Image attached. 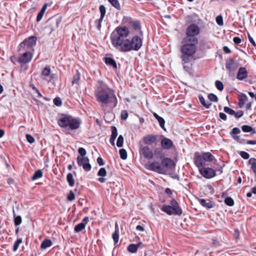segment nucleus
<instances>
[{"label":"nucleus","mask_w":256,"mask_h":256,"mask_svg":"<svg viewBox=\"0 0 256 256\" xmlns=\"http://www.w3.org/2000/svg\"><path fill=\"white\" fill-rule=\"evenodd\" d=\"M66 180L70 186L72 187L74 184V180L73 178V175L71 173H68L66 176Z\"/></svg>","instance_id":"obj_33"},{"label":"nucleus","mask_w":256,"mask_h":256,"mask_svg":"<svg viewBox=\"0 0 256 256\" xmlns=\"http://www.w3.org/2000/svg\"><path fill=\"white\" fill-rule=\"evenodd\" d=\"M242 130L245 132H252L254 130L253 128L248 125H244L242 126Z\"/></svg>","instance_id":"obj_41"},{"label":"nucleus","mask_w":256,"mask_h":256,"mask_svg":"<svg viewBox=\"0 0 256 256\" xmlns=\"http://www.w3.org/2000/svg\"><path fill=\"white\" fill-rule=\"evenodd\" d=\"M77 163L79 166H82L86 172H89L92 168V166L90 164V160L86 156H78L76 158Z\"/></svg>","instance_id":"obj_8"},{"label":"nucleus","mask_w":256,"mask_h":256,"mask_svg":"<svg viewBox=\"0 0 256 256\" xmlns=\"http://www.w3.org/2000/svg\"><path fill=\"white\" fill-rule=\"evenodd\" d=\"M112 238L114 241V244L116 245L119 240V228L118 223H115V230L112 234Z\"/></svg>","instance_id":"obj_21"},{"label":"nucleus","mask_w":256,"mask_h":256,"mask_svg":"<svg viewBox=\"0 0 256 256\" xmlns=\"http://www.w3.org/2000/svg\"><path fill=\"white\" fill-rule=\"evenodd\" d=\"M200 154L206 163L211 162L214 159V156L210 152H202Z\"/></svg>","instance_id":"obj_19"},{"label":"nucleus","mask_w":256,"mask_h":256,"mask_svg":"<svg viewBox=\"0 0 256 256\" xmlns=\"http://www.w3.org/2000/svg\"><path fill=\"white\" fill-rule=\"evenodd\" d=\"M119 154L120 155V158L122 160H126L127 158V152L124 149H120L119 151Z\"/></svg>","instance_id":"obj_38"},{"label":"nucleus","mask_w":256,"mask_h":256,"mask_svg":"<svg viewBox=\"0 0 256 256\" xmlns=\"http://www.w3.org/2000/svg\"><path fill=\"white\" fill-rule=\"evenodd\" d=\"M224 202L226 205L230 206H232L234 204V201L230 197L226 198L224 200Z\"/></svg>","instance_id":"obj_40"},{"label":"nucleus","mask_w":256,"mask_h":256,"mask_svg":"<svg viewBox=\"0 0 256 256\" xmlns=\"http://www.w3.org/2000/svg\"><path fill=\"white\" fill-rule=\"evenodd\" d=\"M142 140L145 144L149 146L152 145L156 143L157 141V136L152 134H148L143 137Z\"/></svg>","instance_id":"obj_16"},{"label":"nucleus","mask_w":256,"mask_h":256,"mask_svg":"<svg viewBox=\"0 0 256 256\" xmlns=\"http://www.w3.org/2000/svg\"><path fill=\"white\" fill-rule=\"evenodd\" d=\"M160 146L162 149L168 150L174 147L173 142L170 138L164 137L160 141Z\"/></svg>","instance_id":"obj_13"},{"label":"nucleus","mask_w":256,"mask_h":256,"mask_svg":"<svg viewBox=\"0 0 256 256\" xmlns=\"http://www.w3.org/2000/svg\"><path fill=\"white\" fill-rule=\"evenodd\" d=\"M233 41L236 44H239L242 42V40H241L240 38L239 37H237V36L234 37V38Z\"/></svg>","instance_id":"obj_61"},{"label":"nucleus","mask_w":256,"mask_h":256,"mask_svg":"<svg viewBox=\"0 0 256 256\" xmlns=\"http://www.w3.org/2000/svg\"><path fill=\"white\" fill-rule=\"evenodd\" d=\"M161 163L162 166L169 169L172 168L175 165L174 162L172 159L168 158H164L162 160Z\"/></svg>","instance_id":"obj_18"},{"label":"nucleus","mask_w":256,"mask_h":256,"mask_svg":"<svg viewBox=\"0 0 256 256\" xmlns=\"http://www.w3.org/2000/svg\"><path fill=\"white\" fill-rule=\"evenodd\" d=\"M153 114H154V118L158 122L160 126L162 128H163L164 130H166L164 128L165 120H164V119L162 118L159 116L157 114H156L155 112H154Z\"/></svg>","instance_id":"obj_29"},{"label":"nucleus","mask_w":256,"mask_h":256,"mask_svg":"<svg viewBox=\"0 0 256 256\" xmlns=\"http://www.w3.org/2000/svg\"><path fill=\"white\" fill-rule=\"evenodd\" d=\"M106 175V171L104 168H100L98 172V176H100L98 179V180L101 182L103 183L106 182V178L104 177Z\"/></svg>","instance_id":"obj_23"},{"label":"nucleus","mask_w":256,"mask_h":256,"mask_svg":"<svg viewBox=\"0 0 256 256\" xmlns=\"http://www.w3.org/2000/svg\"><path fill=\"white\" fill-rule=\"evenodd\" d=\"M182 42L183 44L180 49L182 64L184 68L186 71H188L190 70L189 64L196 59L195 54L197 51L198 39L184 37L182 40Z\"/></svg>","instance_id":"obj_3"},{"label":"nucleus","mask_w":256,"mask_h":256,"mask_svg":"<svg viewBox=\"0 0 256 256\" xmlns=\"http://www.w3.org/2000/svg\"><path fill=\"white\" fill-rule=\"evenodd\" d=\"M244 115V112L242 110H239L238 112H236L234 111V116L235 118H240L242 117Z\"/></svg>","instance_id":"obj_58"},{"label":"nucleus","mask_w":256,"mask_h":256,"mask_svg":"<svg viewBox=\"0 0 256 256\" xmlns=\"http://www.w3.org/2000/svg\"><path fill=\"white\" fill-rule=\"evenodd\" d=\"M248 98L246 94L242 93L238 95V106L242 108L244 106L245 102L248 100Z\"/></svg>","instance_id":"obj_24"},{"label":"nucleus","mask_w":256,"mask_h":256,"mask_svg":"<svg viewBox=\"0 0 256 256\" xmlns=\"http://www.w3.org/2000/svg\"><path fill=\"white\" fill-rule=\"evenodd\" d=\"M51 70L50 66H46L42 72V76L44 78L46 77H48L50 76V79L48 80V82H50L52 78H54V74L50 75Z\"/></svg>","instance_id":"obj_22"},{"label":"nucleus","mask_w":256,"mask_h":256,"mask_svg":"<svg viewBox=\"0 0 256 256\" xmlns=\"http://www.w3.org/2000/svg\"><path fill=\"white\" fill-rule=\"evenodd\" d=\"M78 152L80 154V156H85L86 154V150L83 148H80L78 150Z\"/></svg>","instance_id":"obj_57"},{"label":"nucleus","mask_w":256,"mask_h":256,"mask_svg":"<svg viewBox=\"0 0 256 256\" xmlns=\"http://www.w3.org/2000/svg\"><path fill=\"white\" fill-rule=\"evenodd\" d=\"M75 198V194H74L71 190L68 194L67 199L69 201H72L74 200Z\"/></svg>","instance_id":"obj_52"},{"label":"nucleus","mask_w":256,"mask_h":256,"mask_svg":"<svg viewBox=\"0 0 256 256\" xmlns=\"http://www.w3.org/2000/svg\"><path fill=\"white\" fill-rule=\"evenodd\" d=\"M198 98L200 102L206 108H210V107L212 105V104L210 102H206L204 98L202 96H199Z\"/></svg>","instance_id":"obj_35"},{"label":"nucleus","mask_w":256,"mask_h":256,"mask_svg":"<svg viewBox=\"0 0 256 256\" xmlns=\"http://www.w3.org/2000/svg\"><path fill=\"white\" fill-rule=\"evenodd\" d=\"M240 154L242 158L245 160H247L250 158V154L248 152L244 151L240 152Z\"/></svg>","instance_id":"obj_53"},{"label":"nucleus","mask_w":256,"mask_h":256,"mask_svg":"<svg viewBox=\"0 0 256 256\" xmlns=\"http://www.w3.org/2000/svg\"><path fill=\"white\" fill-rule=\"evenodd\" d=\"M13 214L14 218V223L16 226H18L20 225L22 223V218L20 216H16L14 212V210H13Z\"/></svg>","instance_id":"obj_34"},{"label":"nucleus","mask_w":256,"mask_h":256,"mask_svg":"<svg viewBox=\"0 0 256 256\" xmlns=\"http://www.w3.org/2000/svg\"><path fill=\"white\" fill-rule=\"evenodd\" d=\"M30 86L32 88V89L36 92V93L38 94V98H42V94L38 90L35 86L34 84H30Z\"/></svg>","instance_id":"obj_49"},{"label":"nucleus","mask_w":256,"mask_h":256,"mask_svg":"<svg viewBox=\"0 0 256 256\" xmlns=\"http://www.w3.org/2000/svg\"><path fill=\"white\" fill-rule=\"evenodd\" d=\"M226 68L230 72H234L238 68V64L232 58H228L226 62Z\"/></svg>","instance_id":"obj_15"},{"label":"nucleus","mask_w":256,"mask_h":256,"mask_svg":"<svg viewBox=\"0 0 256 256\" xmlns=\"http://www.w3.org/2000/svg\"><path fill=\"white\" fill-rule=\"evenodd\" d=\"M22 242V238L18 239L14 243L13 246V250L16 252L18 250L20 244Z\"/></svg>","instance_id":"obj_39"},{"label":"nucleus","mask_w":256,"mask_h":256,"mask_svg":"<svg viewBox=\"0 0 256 256\" xmlns=\"http://www.w3.org/2000/svg\"><path fill=\"white\" fill-rule=\"evenodd\" d=\"M124 144V138L122 135L119 136L118 137L117 142H116V146L118 148H120L123 146Z\"/></svg>","instance_id":"obj_43"},{"label":"nucleus","mask_w":256,"mask_h":256,"mask_svg":"<svg viewBox=\"0 0 256 256\" xmlns=\"http://www.w3.org/2000/svg\"><path fill=\"white\" fill-rule=\"evenodd\" d=\"M145 168L148 170L157 172L159 174H164V169L158 162H148L145 164Z\"/></svg>","instance_id":"obj_9"},{"label":"nucleus","mask_w":256,"mask_h":256,"mask_svg":"<svg viewBox=\"0 0 256 256\" xmlns=\"http://www.w3.org/2000/svg\"><path fill=\"white\" fill-rule=\"evenodd\" d=\"M43 176L42 172L41 170H38L35 172L34 175L32 177V180H36L38 178H41Z\"/></svg>","instance_id":"obj_32"},{"label":"nucleus","mask_w":256,"mask_h":256,"mask_svg":"<svg viewBox=\"0 0 256 256\" xmlns=\"http://www.w3.org/2000/svg\"><path fill=\"white\" fill-rule=\"evenodd\" d=\"M208 98L210 100L214 102H216L218 100V98L216 96L213 94H210L208 95Z\"/></svg>","instance_id":"obj_48"},{"label":"nucleus","mask_w":256,"mask_h":256,"mask_svg":"<svg viewBox=\"0 0 256 256\" xmlns=\"http://www.w3.org/2000/svg\"><path fill=\"white\" fill-rule=\"evenodd\" d=\"M37 38L34 36H30L26 38L20 44V50H33V47L36 45Z\"/></svg>","instance_id":"obj_6"},{"label":"nucleus","mask_w":256,"mask_h":256,"mask_svg":"<svg viewBox=\"0 0 256 256\" xmlns=\"http://www.w3.org/2000/svg\"><path fill=\"white\" fill-rule=\"evenodd\" d=\"M128 117V114L126 110H122L121 113V118L122 120H126Z\"/></svg>","instance_id":"obj_59"},{"label":"nucleus","mask_w":256,"mask_h":256,"mask_svg":"<svg viewBox=\"0 0 256 256\" xmlns=\"http://www.w3.org/2000/svg\"><path fill=\"white\" fill-rule=\"evenodd\" d=\"M200 33V28L196 24H192L189 25L186 30V37H189V38H196V36L198 35Z\"/></svg>","instance_id":"obj_7"},{"label":"nucleus","mask_w":256,"mask_h":256,"mask_svg":"<svg viewBox=\"0 0 256 256\" xmlns=\"http://www.w3.org/2000/svg\"><path fill=\"white\" fill-rule=\"evenodd\" d=\"M194 162L198 168L206 165V162L202 159L200 153L198 152H196L194 154Z\"/></svg>","instance_id":"obj_12"},{"label":"nucleus","mask_w":256,"mask_h":256,"mask_svg":"<svg viewBox=\"0 0 256 256\" xmlns=\"http://www.w3.org/2000/svg\"><path fill=\"white\" fill-rule=\"evenodd\" d=\"M139 246L140 244H130L128 246L127 250L130 252L134 253L137 252Z\"/></svg>","instance_id":"obj_31"},{"label":"nucleus","mask_w":256,"mask_h":256,"mask_svg":"<svg viewBox=\"0 0 256 256\" xmlns=\"http://www.w3.org/2000/svg\"><path fill=\"white\" fill-rule=\"evenodd\" d=\"M256 159L254 158H250L249 160H248V163L250 164L251 165V168L253 166L254 164H256Z\"/></svg>","instance_id":"obj_60"},{"label":"nucleus","mask_w":256,"mask_h":256,"mask_svg":"<svg viewBox=\"0 0 256 256\" xmlns=\"http://www.w3.org/2000/svg\"><path fill=\"white\" fill-rule=\"evenodd\" d=\"M199 202L202 206L208 209L213 208L214 206V204L209 200L206 202L204 199L202 198L199 200Z\"/></svg>","instance_id":"obj_25"},{"label":"nucleus","mask_w":256,"mask_h":256,"mask_svg":"<svg viewBox=\"0 0 256 256\" xmlns=\"http://www.w3.org/2000/svg\"><path fill=\"white\" fill-rule=\"evenodd\" d=\"M102 20H103V18H100L99 19L96 20L95 21V24L96 26L97 29L98 30H100L101 26H102Z\"/></svg>","instance_id":"obj_50"},{"label":"nucleus","mask_w":256,"mask_h":256,"mask_svg":"<svg viewBox=\"0 0 256 256\" xmlns=\"http://www.w3.org/2000/svg\"><path fill=\"white\" fill-rule=\"evenodd\" d=\"M112 130V134L111 136L113 137H116L118 136V132H117V128L116 127L113 126L111 128Z\"/></svg>","instance_id":"obj_56"},{"label":"nucleus","mask_w":256,"mask_h":256,"mask_svg":"<svg viewBox=\"0 0 256 256\" xmlns=\"http://www.w3.org/2000/svg\"><path fill=\"white\" fill-rule=\"evenodd\" d=\"M52 241L48 238L44 239L40 244V248L42 250L46 249V248L52 246Z\"/></svg>","instance_id":"obj_28"},{"label":"nucleus","mask_w":256,"mask_h":256,"mask_svg":"<svg viewBox=\"0 0 256 256\" xmlns=\"http://www.w3.org/2000/svg\"><path fill=\"white\" fill-rule=\"evenodd\" d=\"M18 59V62L22 64H26L30 62L32 58V53L29 50H26Z\"/></svg>","instance_id":"obj_14"},{"label":"nucleus","mask_w":256,"mask_h":256,"mask_svg":"<svg viewBox=\"0 0 256 256\" xmlns=\"http://www.w3.org/2000/svg\"><path fill=\"white\" fill-rule=\"evenodd\" d=\"M129 33L128 28L126 26L116 28L110 36L112 46L122 52L139 50L142 46V40L138 36L130 40L127 38Z\"/></svg>","instance_id":"obj_1"},{"label":"nucleus","mask_w":256,"mask_h":256,"mask_svg":"<svg viewBox=\"0 0 256 256\" xmlns=\"http://www.w3.org/2000/svg\"><path fill=\"white\" fill-rule=\"evenodd\" d=\"M248 40L255 47H256V44L253 38L250 36V34L248 36Z\"/></svg>","instance_id":"obj_64"},{"label":"nucleus","mask_w":256,"mask_h":256,"mask_svg":"<svg viewBox=\"0 0 256 256\" xmlns=\"http://www.w3.org/2000/svg\"><path fill=\"white\" fill-rule=\"evenodd\" d=\"M224 110L226 113L231 116H234V110L228 106H224Z\"/></svg>","instance_id":"obj_46"},{"label":"nucleus","mask_w":256,"mask_h":256,"mask_svg":"<svg viewBox=\"0 0 256 256\" xmlns=\"http://www.w3.org/2000/svg\"><path fill=\"white\" fill-rule=\"evenodd\" d=\"M219 116L220 118L224 120H226L227 119L226 115L223 112H220L219 114Z\"/></svg>","instance_id":"obj_62"},{"label":"nucleus","mask_w":256,"mask_h":256,"mask_svg":"<svg viewBox=\"0 0 256 256\" xmlns=\"http://www.w3.org/2000/svg\"><path fill=\"white\" fill-rule=\"evenodd\" d=\"M162 148H154L153 153H154V157L155 156L156 158H162L164 157V154L162 152Z\"/></svg>","instance_id":"obj_26"},{"label":"nucleus","mask_w":256,"mask_h":256,"mask_svg":"<svg viewBox=\"0 0 256 256\" xmlns=\"http://www.w3.org/2000/svg\"><path fill=\"white\" fill-rule=\"evenodd\" d=\"M58 124L60 127L64 128L66 130L73 131L80 128L82 120L79 118L63 114L58 120Z\"/></svg>","instance_id":"obj_4"},{"label":"nucleus","mask_w":256,"mask_h":256,"mask_svg":"<svg viewBox=\"0 0 256 256\" xmlns=\"http://www.w3.org/2000/svg\"><path fill=\"white\" fill-rule=\"evenodd\" d=\"M240 130L238 128H234L230 132V135L232 138L236 142L240 140V136L238 134L240 133Z\"/></svg>","instance_id":"obj_20"},{"label":"nucleus","mask_w":256,"mask_h":256,"mask_svg":"<svg viewBox=\"0 0 256 256\" xmlns=\"http://www.w3.org/2000/svg\"><path fill=\"white\" fill-rule=\"evenodd\" d=\"M85 227L84 224L80 223L74 226V231L76 232H79L84 230Z\"/></svg>","instance_id":"obj_36"},{"label":"nucleus","mask_w":256,"mask_h":256,"mask_svg":"<svg viewBox=\"0 0 256 256\" xmlns=\"http://www.w3.org/2000/svg\"><path fill=\"white\" fill-rule=\"evenodd\" d=\"M47 6H48V4H45L44 5V6H42V8L40 12H38V14L37 16V17H36V21L37 22H39L42 20V18L44 14V12L46 9Z\"/></svg>","instance_id":"obj_30"},{"label":"nucleus","mask_w":256,"mask_h":256,"mask_svg":"<svg viewBox=\"0 0 256 256\" xmlns=\"http://www.w3.org/2000/svg\"><path fill=\"white\" fill-rule=\"evenodd\" d=\"M248 72L246 68L244 67H241L239 68L236 78L238 80H242L248 77Z\"/></svg>","instance_id":"obj_17"},{"label":"nucleus","mask_w":256,"mask_h":256,"mask_svg":"<svg viewBox=\"0 0 256 256\" xmlns=\"http://www.w3.org/2000/svg\"><path fill=\"white\" fill-rule=\"evenodd\" d=\"M104 62L107 65L112 66L114 69L117 68V65L114 60L111 58H105Z\"/></svg>","instance_id":"obj_27"},{"label":"nucleus","mask_w":256,"mask_h":256,"mask_svg":"<svg viewBox=\"0 0 256 256\" xmlns=\"http://www.w3.org/2000/svg\"><path fill=\"white\" fill-rule=\"evenodd\" d=\"M161 210L170 216H180L182 214V210L178 202L174 198H172L170 202V204H164L162 206Z\"/></svg>","instance_id":"obj_5"},{"label":"nucleus","mask_w":256,"mask_h":256,"mask_svg":"<svg viewBox=\"0 0 256 256\" xmlns=\"http://www.w3.org/2000/svg\"><path fill=\"white\" fill-rule=\"evenodd\" d=\"M53 102L54 104L58 106H60L62 105V100L58 97L54 98V99Z\"/></svg>","instance_id":"obj_51"},{"label":"nucleus","mask_w":256,"mask_h":256,"mask_svg":"<svg viewBox=\"0 0 256 256\" xmlns=\"http://www.w3.org/2000/svg\"><path fill=\"white\" fill-rule=\"evenodd\" d=\"M110 4L118 10L120 9V4L118 0H108Z\"/></svg>","instance_id":"obj_37"},{"label":"nucleus","mask_w":256,"mask_h":256,"mask_svg":"<svg viewBox=\"0 0 256 256\" xmlns=\"http://www.w3.org/2000/svg\"><path fill=\"white\" fill-rule=\"evenodd\" d=\"M26 136L27 141L28 142H30V144H32L35 142L34 138L30 134H26Z\"/></svg>","instance_id":"obj_54"},{"label":"nucleus","mask_w":256,"mask_h":256,"mask_svg":"<svg viewBox=\"0 0 256 256\" xmlns=\"http://www.w3.org/2000/svg\"><path fill=\"white\" fill-rule=\"evenodd\" d=\"M97 162L100 166H103L104 164V162L102 158L100 157H98L97 158Z\"/></svg>","instance_id":"obj_63"},{"label":"nucleus","mask_w":256,"mask_h":256,"mask_svg":"<svg viewBox=\"0 0 256 256\" xmlns=\"http://www.w3.org/2000/svg\"><path fill=\"white\" fill-rule=\"evenodd\" d=\"M80 80V74L77 72V73L74 74L73 76V79L72 80V84H77Z\"/></svg>","instance_id":"obj_47"},{"label":"nucleus","mask_w":256,"mask_h":256,"mask_svg":"<svg viewBox=\"0 0 256 256\" xmlns=\"http://www.w3.org/2000/svg\"><path fill=\"white\" fill-rule=\"evenodd\" d=\"M200 174L206 178H211L216 176V170L210 168L202 167L198 168Z\"/></svg>","instance_id":"obj_10"},{"label":"nucleus","mask_w":256,"mask_h":256,"mask_svg":"<svg viewBox=\"0 0 256 256\" xmlns=\"http://www.w3.org/2000/svg\"><path fill=\"white\" fill-rule=\"evenodd\" d=\"M140 152L146 159L150 160L154 158L153 151L148 146L142 147Z\"/></svg>","instance_id":"obj_11"},{"label":"nucleus","mask_w":256,"mask_h":256,"mask_svg":"<svg viewBox=\"0 0 256 256\" xmlns=\"http://www.w3.org/2000/svg\"><path fill=\"white\" fill-rule=\"evenodd\" d=\"M94 96L96 101L103 110L109 106L110 108H115L118 104L115 91L102 80H98L95 88Z\"/></svg>","instance_id":"obj_2"},{"label":"nucleus","mask_w":256,"mask_h":256,"mask_svg":"<svg viewBox=\"0 0 256 256\" xmlns=\"http://www.w3.org/2000/svg\"><path fill=\"white\" fill-rule=\"evenodd\" d=\"M215 85L217 89L220 91H222L224 89L223 84L220 80H216L215 82Z\"/></svg>","instance_id":"obj_45"},{"label":"nucleus","mask_w":256,"mask_h":256,"mask_svg":"<svg viewBox=\"0 0 256 256\" xmlns=\"http://www.w3.org/2000/svg\"><path fill=\"white\" fill-rule=\"evenodd\" d=\"M99 9H100V18L104 19V16L106 14V8L104 7V5H100V6Z\"/></svg>","instance_id":"obj_44"},{"label":"nucleus","mask_w":256,"mask_h":256,"mask_svg":"<svg viewBox=\"0 0 256 256\" xmlns=\"http://www.w3.org/2000/svg\"><path fill=\"white\" fill-rule=\"evenodd\" d=\"M132 27L134 30H139L140 28V24L139 21H134L132 23Z\"/></svg>","instance_id":"obj_42"},{"label":"nucleus","mask_w":256,"mask_h":256,"mask_svg":"<svg viewBox=\"0 0 256 256\" xmlns=\"http://www.w3.org/2000/svg\"><path fill=\"white\" fill-rule=\"evenodd\" d=\"M216 22L218 25L221 26H222L223 23V18L221 16H218L216 17Z\"/></svg>","instance_id":"obj_55"}]
</instances>
